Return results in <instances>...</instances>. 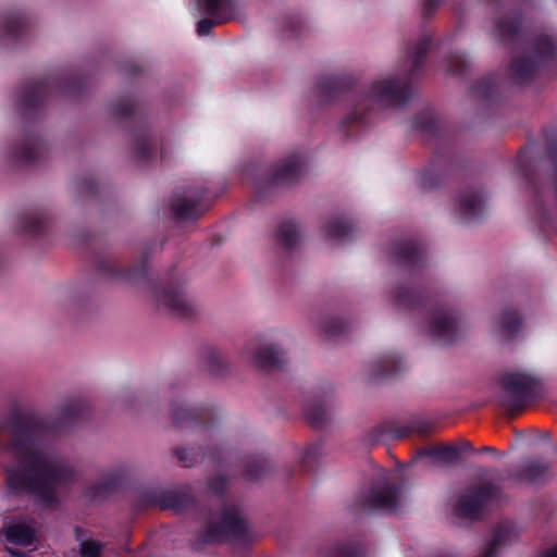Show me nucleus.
Instances as JSON below:
<instances>
[{
	"instance_id": "nucleus-1",
	"label": "nucleus",
	"mask_w": 557,
	"mask_h": 557,
	"mask_svg": "<svg viewBox=\"0 0 557 557\" xmlns=\"http://www.w3.org/2000/svg\"><path fill=\"white\" fill-rule=\"evenodd\" d=\"M88 413L89 406L84 399L69 398L49 420L37 417L25 422L20 418H11L8 424L13 460L5 469L9 491L14 494L26 493L37 502L52 504L57 490L74 481L75 470L65 457L42 447L36 432L63 429Z\"/></svg>"
},
{
	"instance_id": "nucleus-2",
	"label": "nucleus",
	"mask_w": 557,
	"mask_h": 557,
	"mask_svg": "<svg viewBox=\"0 0 557 557\" xmlns=\"http://www.w3.org/2000/svg\"><path fill=\"white\" fill-rule=\"evenodd\" d=\"M430 45L431 38L421 36L408 49L400 74L374 81L352 91L349 99L350 110L342 126L366 125L380 109L404 107L413 95L412 82L422 71Z\"/></svg>"
},
{
	"instance_id": "nucleus-3",
	"label": "nucleus",
	"mask_w": 557,
	"mask_h": 557,
	"mask_svg": "<svg viewBox=\"0 0 557 557\" xmlns=\"http://www.w3.org/2000/svg\"><path fill=\"white\" fill-rule=\"evenodd\" d=\"M81 84L69 73L58 72L39 79L25 82L16 91L14 106L18 115L32 120L41 113L46 102L54 95L73 98Z\"/></svg>"
},
{
	"instance_id": "nucleus-4",
	"label": "nucleus",
	"mask_w": 557,
	"mask_h": 557,
	"mask_svg": "<svg viewBox=\"0 0 557 557\" xmlns=\"http://www.w3.org/2000/svg\"><path fill=\"white\" fill-rule=\"evenodd\" d=\"M256 540L244 510L236 505L224 506L215 516H210L206 528L191 542V547L201 550L206 546L226 542L246 547Z\"/></svg>"
},
{
	"instance_id": "nucleus-5",
	"label": "nucleus",
	"mask_w": 557,
	"mask_h": 557,
	"mask_svg": "<svg viewBox=\"0 0 557 557\" xmlns=\"http://www.w3.org/2000/svg\"><path fill=\"white\" fill-rule=\"evenodd\" d=\"M557 59V39L539 35L529 40L511 60L509 74L513 83L531 82L550 62Z\"/></svg>"
},
{
	"instance_id": "nucleus-6",
	"label": "nucleus",
	"mask_w": 557,
	"mask_h": 557,
	"mask_svg": "<svg viewBox=\"0 0 557 557\" xmlns=\"http://www.w3.org/2000/svg\"><path fill=\"white\" fill-rule=\"evenodd\" d=\"M546 152L550 168L545 170L543 176L524 173L525 180L534 191V206L543 219L548 218V208L557 207V134L555 129L544 128Z\"/></svg>"
},
{
	"instance_id": "nucleus-7",
	"label": "nucleus",
	"mask_w": 557,
	"mask_h": 557,
	"mask_svg": "<svg viewBox=\"0 0 557 557\" xmlns=\"http://www.w3.org/2000/svg\"><path fill=\"white\" fill-rule=\"evenodd\" d=\"M500 406L510 411L521 410L530 399L541 393L540 380L525 372H508L500 379Z\"/></svg>"
},
{
	"instance_id": "nucleus-8",
	"label": "nucleus",
	"mask_w": 557,
	"mask_h": 557,
	"mask_svg": "<svg viewBox=\"0 0 557 557\" xmlns=\"http://www.w3.org/2000/svg\"><path fill=\"white\" fill-rule=\"evenodd\" d=\"M305 173V162L299 153H293L276 162L267 176L256 177L257 197L261 198L268 189L289 187L297 183Z\"/></svg>"
},
{
	"instance_id": "nucleus-9",
	"label": "nucleus",
	"mask_w": 557,
	"mask_h": 557,
	"mask_svg": "<svg viewBox=\"0 0 557 557\" xmlns=\"http://www.w3.org/2000/svg\"><path fill=\"white\" fill-rule=\"evenodd\" d=\"M406 500L405 486L377 481L367 494L360 497L359 506L369 511L397 513L401 510Z\"/></svg>"
},
{
	"instance_id": "nucleus-10",
	"label": "nucleus",
	"mask_w": 557,
	"mask_h": 557,
	"mask_svg": "<svg viewBox=\"0 0 557 557\" xmlns=\"http://www.w3.org/2000/svg\"><path fill=\"white\" fill-rule=\"evenodd\" d=\"M502 486L493 482L468 487L458 498L454 513L458 518L479 520L483 516L484 507L492 500L498 499Z\"/></svg>"
},
{
	"instance_id": "nucleus-11",
	"label": "nucleus",
	"mask_w": 557,
	"mask_h": 557,
	"mask_svg": "<svg viewBox=\"0 0 557 557\" xmlns=\"http://www.w3.org/2000/svg\"><path fill=\"white\" fill-rule=\"evenodd\" d=\"M429 333L432 341L446 346L458 341L466 331V322L455 310L446 307H436L428 318Z\"/></svg>"
},
{
	"instance_id": "nucleus-12",
	"label": "nucleus",
	"mask_w": 557,
	"mask_h": 557,
	"mask_svg": "<svg viewBox=\"0 0 557 557\" xmlns=\"http://www.w3.org/2000/svg\"><path fill=\"white\" fill-rule=\"evenodd\" d=\"M172 424L178 430H194L195 435L200 441H210L214 436L211 419L212 413L207 408H189L182 399H174L171 403Z\"/></svg>"
},
{
	"instance_id": "nucleus-13",
	"label": "nucleus",
	"mask_w": 557,
	"mask_h": 557,
	"mask_svg": "<svg viewBox=\"0 0 557 557\" xmlns=\"http://www.w3.org/2000/svg\"><path fill=\"white\" fill-rule=\"evenodd\" d=\"M157 248V243L145 246L139 261L127 268L120 267L115 261L102 260L98 263V271L107 278L119 283L136 284L145 282L148 277V259Z\"/></svg>"
},
{
	"instance_id": "nucleus-14",
	"label": "nucleus",
	"mask_w": 557,
	"mask_h": 557,
	"mask_svg": "<svg viewBox=\"0 0 557 557\" xmlns=\"http://www.w3.org/2000/svg\"><path fill=\"white\" fill-rule=\"evenodd\" d=\"M196 15H207L197 23V34L201 37L210 34L214 25L232 20L236 13V0H193Z\"/></svg>"
},
{
	"instance_id": "nucleus-15",
	"label": "nucleus",
	"mask_w": 557,
	"mask_h": 557,
	"mask_svg": "<svg viewBox=\"0 0 557 557\" xmlns=\"http://www.w3.org/2000/svg\"><path fill=\"white\" fill-rule=\"evenodd\" d=\"M49 153L46 140L37 133L25 132L7 151L5 158L14 165H33L44 161Z\"/></svg>"
},
{
	"instance_id": "nucleus-16",
	"label": "nucleus",
	"mask_w": 557,
	"mask_h": 557,
	"mask_svg": "<svg viewBox=\"0 0 557 557\" xmlns=\"http://www.w3.org/2000/svg\"><path fill=\"white\" fill-rule=\"evenodd\" d=\"M35 26L25 13L11 12L0 17V48L10 49L23 44Z\"/></svg>"
},
{
	"instance_id": "nucleus-17",
	"label": "nucleus",
	"mask_w": 557,
	"mask_h": 557,
	"mask_svg": "<svg viewBox=\"0 0 557 557\" xmlns=\"http://www.w3.org/2000/svg\"><path fill=\"white\" fill-rule=\"evenodd\" d=\"M205 194L206 188L202 186H188L176 190L170 201L174 216L180 221L198 219L203 212L201 200Z\"/></svg>"
},
{
	"instance_id": "nucleus-18",
	"label": "nucleus",
	"mask_w": 557,
	"mask_h": 557,
	"mask_svg": "<svg viewBox=\"0 0 557 557\" xmlns=\"http://www.w3.org/2000/svg\"><path fill=\"white\" fill-rule=\"evenodd\" d=\"M154 299L158 306H162L169 312L180 318H190L198 312V305L185 293L182 285L170 284L156 290Z\"/></svg>"
},
{
	"instance_id": "nucleus-19",
	"label": "nucleus",
	"mask_w": 557,
	"mask_h": 557,
	"mask_svg": "<svg viewBox=\"0 0 557 557\" xmlns=\"http://www.w3.org/2000/svg\"><path fill=\"white\" fill-rule=\"evenodd\" d=\"M391 258L404 273L413 276L426 264L424 250L413 240L397 242L393 245Z\"/></svg>"
},
{
	"instance_id": "nucleus-20",
	"label": "nucleus",
	"mask_w": 557,
	"mask_h": 557,
	"mask_svg": "<svg viewBox=\"0 0 557 557\" xmlns=\"http://www.w3.org/2000/svg\"><path fill=\"white\" fill-rule=\"evenodd\" d=\"M197 446L191 447H175L173 455L184 467H193L206 460L218 462L220 461V447L215 442V436H211L210 441H200L196 437Z\"/></svg>"
},
{
	"instance_id": "nucleus-21",
	"label": "nucleus",
	"mask_w": 557,
	"mask_h": 557,
	"mask_svg": "<svg viewBox=\"0 0 557 557\" xmlns=\"http://www.w3.org/2000/svg\"><path fill=\"white\" fill-rule=\"evenodd\" d=\"M485 213V199L481 190L469 187L458 196V214L463 223L480 221Z\"/></svg>"
},
{
	"instance_id": "nucleus-22",
	"label": "nucleus",
	"mask_w": 557,
	"mask_h": 557,
	"mask_svg": "<svg viewBox=\"0 0 557 557\" xmlns=\"http://www.w3.org/2000/svg\"><path fill=\"white\" fill-rule=\"evenodd\" d=\"M37 532V522L28 517L11 520L1 528V533H3L5 540L20 546L34 545Z\"/></svg>"
},
{
	"instance_id": "nucleus-23",
	"label": "nucleus",
	"mask_w": 557,
	"mask_h": 557,
	"mask_svg": "<svg viewBox=\"0 0 557 557\" xmlns=\"http://www.w3.org/2000/svg\"><path fill=\"white\" fill-rule=\"evenodd\" d=\"M406 369V362L400 356L394 352L385 354L369 364L368 379L373 383L393 379L401 374Z\"/></svg>"
},
{
	"instance_id": "nucleus-24",
	"label": "nucleus",
	"mask_w": 557,
	"mask_h": 557,
	"mask_svg": "<svg viewBox=\"0 0 557 557\" xmlns=\"http://www.w3.org/2000/svg\"><path fill=\"white\" fill-rule=\"evenodd\" d=\"M153 503L161 509L182 512L191 508L195 497L189 486L161 491L153 497Z\"/></svg>"
},
{
	"instance_id": "nucleus-25",
	"label": "nucleus",
	"mask_w": 557,
	"mask_h": 557,
	"mask_svg": "<svg viewBox=\"0 0 557 557\" xmlns=\"http://www.w3.org/2000/svg\"><path fill=\"white\" fill-rule=\"evenodd\" d=\"M352 78L347 75H325L318 78L315 90L322 101H330L352 86Z\"/></svg>"
},
{
	"instance_id": "nucleus-26",
	"label": "nucleus",
	"mask_w": 557,
	"mask_h": 557,
	"mask_svg": "<svg viewBox=\"0 0 557 557\" xmlns=\"http://www.w3.org/2000/svg\"><path fill=\"white\" fill-rule=\"evenodd\" d=\"M550 467L552 465L547 460L528 458L516 474L508 472L507 476L531 484H541L546 481Z\"/></svg>"
},
{
	"instance_id": "nucleus-27",
	"label": "nucleus",
	"mask_w": 557,
	"mask_h": 557,
	"mask_svg": "<svg viewBox=\"0 0 557 557\" xmlns=\"http://www.w3.org/2000/svg\"><path fill=\"white\" fill-rule=\"evenodd\" d=\"M252 362L262 369L281 368L287 362V354L278 344L265 343L256 349Z\"/></svg>"
},
{
	"instance_id": "nucleus-28",
	"label": "nucleus",
	"mask_w": 557,
	"mask_h": 557,
	"mask_svg": "<svg viewBox=\"0 0 557 557\" xmlns=\"http://www.w3.org/2000/svg\"><path fill=\"white\" fill-rule=\"evenodd\" d=\"M304 413L312 428H322L331 420V405L327 399L313 396L306 399Z\"/></svg>"
},
{
	"instance_id": "nucleus-29",
	"label": "nucleus",
	"mask_w": 557,
	"mask_h": 557,
	"mask_svg": "<svg viewBox=\"0 0 557 557\" xmlns=\"http://www.w3.org/2000/svg\"><path fill=\"white\" fill-rule=\"evenodd\" d=\"M206 371L214 377H224L230 373V361L225 352L216 346H206L202 350Z\"/></svg>"
},
{
	"instance_id": "nucleus-30",
	"label": "nucleus",
	"mask_w": 557,
	"mask_h": 557,
	"mask_svg": "<svg viewBox=\"0 0 557 557\" xmlns=\"http://www.w3.org/2000/svg\"><path fill=\"white\" fill-rule=\"evenodd\" d=\"M50 215L42 210L34 209L23 212L18 218L21 232L29 235H40L49 226Z\"/></svg>"
},
{
	"instance_id": "nucleus-31",
	"label": "nucleus",
	"mask_w": 557,
	"mask_h": 557,
	"mask_svg": "<svg viewBox=\"0 0 557 557\" xmlns=\"http://www.w3.org/2000/svg\"><path fill=\"white\" fill-rule=\"evenodd\" d=\"M89 296L85 285H72L59 288L54 295V301L64 309L79 307Z\"/></svg>"
},
{
	"instance_id": "nucleus-32",
	"label": "nucleus",
	"mask_w": 557,
	"mask_h": 557,
	"mask_svg": "<svg viewBox=\"0 0 557 557\" xmlns=\"http://www.w3.org/2000/svg\"><path fill=\"white\" fill-rule=\"evenodd\" d=\"M517 533L508 527H500L490 542L486 543L480 557H499L500 550L517 540Z\"/></svg>"
},
{
	"instance_id": "nucleus-33",
	"label": "nucleus",
	"mask_w": 557,
	"mask_h": 557,
	"mask_svg": "<svg viewBox=\"0 0 557 557\" xmlns=\"http://www.w3.org/2000/svg\"><path fill=\"white\" fill-rule=\"evenodd\" d=\"M355 225L344 216L332 218L324 226V235L335 243H345L352 238Z\"/></svg>"
},
{
	"instance_id": "nucleus-34",
	"label": "nucleus",
	"mask_w": 557,
	"mask_h": 557,
	"mask_svg": "<svg viewBox=\"0 0 557 557\" xmlns=\"http://www.w3.org/2000/svg\"><path fill=\"white\" fill-rule=\"evenodd\" d=\"M392 301L398 309H416L423 304L424 297L411 286L399 284L392 293Z\"/></svg>"
},
{
	"instance_id": "nucleus-35",
	"label": "nucleus",
	"mask_w": 557,
	"mask_h": 557,
	"mask_svg": "<svg viewBox=\"0 0 557 557\" xmlns=\"http://www.w3.org/2000/svg\"><path fill=\"white\" fill-rule=\"evenodd\" d=\"M521 18L519 15H505L495 22V29L502 41L517 44L521 41Z\"/></svg>"
},
{
	"instance_id": "nucleus-36",
	"label": "nucleus",
	"mask_w": 557,
	"mask_h": 557,
	"mask_svg": "<svg viewBox=\"0 0 557 557\" xmlns=\"http://www.w3.org/2000/svg\"><path fill=\"white\" fill-rule=\"evenodd\" d=\"M273 470L271 461L264 456H249L244 462V476L248 481H259Z\"/></svg>"
},
{
	"instance_id": "nucleus-37",
	"label": "nucleus",
	"mask_w": 557,
	"mask_h": 557,
	"mask_svg": "<svg viewBox=\"0 0 557 557\" xmlns=\"http://www.w3.org/2000/svg\"><path fill=\"white\" fill-rule=\"evenodd\" d=\"M276 243L286 250H293L301 242L300 227L294 221L282 222L276 231Z\"/></svg>"
},
{
	"instance_id": "nucleus-38",
	"label": "nucleus",
	"mask_w": 557,
	"mask_h": 557,
	"mask_svg": "<svg viewBox=\"0 0 557 557\" xmlns=\"http://www.w3.org/2000/svg\"><path fill=\"white\" fill-rule=\"evenodd\" d=\"M121 475L116 473H110L102 478L101 481L89 486L87 490V496L91 500H100L114 493L121 485Z\"/></svg>"
},
{
	"instance_id": "nucleus-39",
	"label": "nucleus",
	"mask_w": 557,
	"mask_h": 557,
	"mask_svg": "<svg viewBox=\"0 0 557 557\" xmlns=\"http://www.w3.org/2000/svg\"><path fill=\"white\" fill-rule=\"evenodd\" d=\"M498 92V77L495 75H490L483 77L482 79L475 82L471 89L470 96L474 100L482 101H492L497 96Z\"/></svg>"
},
{
	"instance_id": "nucleus-40",
	"label": "nucleus",
	"mask_w": 557,
	"mask_h": 557,
	"mask_svg": "<svg viewBox=\"0 0 557 557\" xmlns=\"http://www.w3.org/2000/svg\"><path fill=\"white\" fill-rule=\"evenodd\" d=\"M521 327V318L519 313L510 308L503 310L498 321L499 336L504 341H509L515 337Z\"/></svg>"
},
{
	"instance_id": "nucleus-41",
	"label": "nucleus",
	"mask_w": 557,
	"mask_h": 557,
	"mask_svg": "<svg viewBox=\"0 0 557 557\" xmlns=\"http://www.w3.org/2000/svg\"><path fill=\"white\" fill-rule=\"evenodd\" d=\"M154 153V143L147 131L134 135V157L140 163L149 161Z\"/></svg>"
},
{
	"instance_id": "nucleus-42",
	"label": "nucleus",
	"mask_w": 557,
	"mask_h": 557,
	"mask_svg": "<svg viewBox=\"0 0 557 557\" xmlns=\"http://www.w3.org/2000/svg\"><path fill=\"white\" fill-rule=\"evenodd\" d=\"M460 448L457 446H443L438 448L422 449L418 453L419 457H432L437 462L456 463L459 459Z\"/></svg>"
},
{
	"instance_id": "nucleus-43",
	"label": "nucleus",
	"mask_w": 557,
	"mask_h": 557,
	"mask_svg": "<svg viewBox=\"0 0 557 557\" xmlns=\"http://www.w3.org/2000/svg\"><path fill=\"white\" fill-rule=\"evenodd\" d=\"M318 324L321 332L329 337L342 335L348 329V322L338 317L323 315Z\"/></svg>"
},
{
	"instance_id": "nucleus-44",
	"label": "nucleus",
	"mask_w": 557,
	"mask_h": 557,
	"mask_svg": "<svg viewBox=\"0 0 557 557\" xmlns=\"http://www.w3.org/2000/svg\"><path fill=\"white\" fill-rule=\"evenodd\" d=\"M408 431L409 429L407 428L388 430L384 425H376L367 432L364 440L368 444L373 445L386 437L401 438L408 433Z\"/></svg>"
},
{
	"instance_id": "nucleus-45",
	"label": "nucleus",
	"mask_w": 557,
	"mask_h": 557,
	"mask_svg": "<svg viewBox=\"0 0 557 557\" xmlns=\"http://www.w3.org/2000/svg\"><path fill=\"white\" fill-rule=\"evenodd\" d=\"M135 109V103L131 98H122L111 104V114L119 120L128 119Z\"/></svg>"
},
{
	"instance_id": "nucleus-46",
	"label": "nucleus",
	"mask_w": 557,
	"mask_h": 557,
	"mask_svg": "<svg viewBox=\"0 0 557 557\" xmlns=\"http://www.w3.org/2000/svg\"><path fill=\"white\" fill-rule=\"evenodd\" d=\"M104 543L96 540H81L78 554L81 557H101Z\"/></svg>"
},
{
	"instance_id": "nucleus-47",
	"label": "nucleus",
	"mask_w": 557,
	"mask_h": 557,
	"mask_svg": "<svg viewBox=\"0 0 557 557\" xmlns=\"http://www.w3.org/2000/svg\"><path fill=\"white\" fill-rule=\"evenodd\" d=\"M363 549L360 544L346 543L338 544L332 552V557H362Z\"/></svg>"
},
{
	"instance_id": "nucleus-48",
	"label": "nucleus",
	"mask_w": 557,
	"mask_h": 557,
	"mask_svg": "<svg viewBox=\"0 0 557 557\" xmlns=\"http://www.w3.org/2000/svg\"><path fill=\"white\" fill-rule=\"evenodd\" d=\"M323 455V448L321 444H313L309 446L306 451L304 453V456L301 457V462L304 466L312 468L318 460Z\"/></svg>"
},
{
	"instance_id": "nucleus-49",
	"label": "nucleus",
	"mask_w": 557,
	"mask_h": 557,
	"mask_svg": "<svg viewBox=\"0 0 557 557\" xmlns=\"http://www.w3.org/2000/svg\"><path fill=\"white\" fill-rule=\"evenodd\" d=\"M450 58L447 71L453 74H460L468 66V60L463 53L454 52Z\"/></svg>"
},
{
	"instance_id": "nucleus-50",
	"label": "nucleus",
	"mask_w": 557,
	"mask_h": 557,
	"mask_svg": "<svg viewBox=\"0 0 557 557\" xmlns=\"http://www.w3.org/2000/svg\"><path fill=\"white\" fill-rule=\"evenodd\" d=\"M227 485V480L224 476H216L208 482V487L210 492L214 494H221L224 492Z\"/></svg>"
},
{
	"instance_id": "nucleus-51",
	"label": "nucleus",
	"mask_w": 557,
	"mask_h": 557,
	"mask_svg": "<svg viewBox=\"0 0 557 557\" xmlns=\"http://www.w3.org/2000/svg\"><path fill=\"white\" fill-rule=\"evenodd\" d=\"M443 0H422V14L425 18L430 17L440 7Z\"/></svg>"
},
{
	"instance_id": "nucleus-52",
	"label": "nucleus",
	"mask_w": 557,
	"mask_h": 557,
	"mask_svg": "<svg viewBox=\"0 0 557 557\" xmlns=\"http://www.w3.org/2000/svg\"><path fill=\"white\" fill-rule=\"evenodd\" d=\"M438 183V180L434 176V174L430 171H425L420 175V185L422 188H432L435 187Z\"/></svg>"
},
{
	"instance_id": "nucleus-53",
	"label": "nucleus",
	"mask_w": 557,
	"mask_h": 557,
	"mask_svg": "<svg viewBox=\"0 0 557 557\" xmlns=\"http://www.w3.org/2000/svg\"><path fill=\"white\" fill-rule=\"evenodd\" d=\"M96 183L92 178H84L78 183V190L88 195H96Z\"/></svg>"
},
{
	"instance_id": "nucleus-54",
	"label": "nucleus",
	"mask_w": 557,
	"mask_h": 557,
	"mask_svg": "<svg viewBox=\"0 0 557 557\" xmlns=\"http://www.w3.org/2000/svg\"><path fill=\"white\" fill-rule=\"evenodd\" d=\"M286 27L292 32L293 35H299L301 34V29L304 27V23L300 17L293 16L289 17L286 22Z\"/></svg>"
},
{
	"instance_id": "nucleus-55",
	"label": "nucleus",
	"mask_w": 557,
	"mask_h": 557,
	"mask_svg": "<svg viewBox=\"0 0 557 557\" xmlns=\"http://www.w3.org/2000/svg\"><path fill=\"white\" fill-rule=\"evenodd\" d=\"M430 426L431 425L428 422H417L411 426V429L418 432L419 434H425L426 432H429Z\"/></svg>"
},
{
	"instance_id": "nucleus-56",
	"label": "nucleus",
	"mask_w": 557,
	"mask_h": 557,
	"mask_svg": "<svg viewBox=\"0 0 557 557\" xmlns=\"http://www.w3.org/2000/svg\"><path fill=\"white\" fill-rule=\"evenodd\" d=\"M7 550L13 557H32L29 553L22 552L18 549L8 547Z\"/></svg>"
},
{
	"instance_id": "nucleus-57",
	"label": "nucleus",
	"mask_w": 557,
	"mask_h": 557,
	"mask_svg": "<svg viewBox=\"0 0 557 557\" xmlns=\"http://www.w3.org/2000/svg\"><path fill=\"white\" fill-rule=\"evenodd\" d=\"M457 447H458V448H460V453H461V451H474V449H473V447H472L471 443H470V442H468V441H462V442L460 443V446H457Z\"/></svg>"
},
{
	"instance_id": "nucleus-58",
	"label": "nucleus",
	"mask_w": 557,
	"mask_h": 557,
	"mask_svg": "<svg viewBox=\"0 0 557 557\" xmlns=\"http://www.w3.org/2000/svg\"><path fill=\"white\" fill-rule=\"evenodd\" d=\"M541 557H557V545L546 550Z\"/></svg>"
},
{
	"instance_id": "nucleus-59",
	"label": "nucleus",
	"mask_w": 557,
	"mask_h": 557,
	"mask_svg": "<svg viewBox=\"0 0 557 557\" xmlns=\"http://www.w3.org/2000/svg\"><path fill=\"white\" fill-rule=\"evenodd\" d=\"M478 453H486V454H492L494 456H498L497 450L490 446L482 447L480 450H478Z\"/></svg>"
},
{
	"instance_id": "nucleus-60",
	"label": "nucleus",
	"mask_w": 557,
	"mask_h": 557,
	"mask_svg": "<svg viewBox=\"0 0 557 557\" xmlns=\"http://www.w3.org/2000/svg\"><path fill=\"white\" fill-rule=\"evenodd\" d=\"M539 436L543 441H548L550 438V432L548 431H540Z\"/></svg>"
},
{
	"instance_id": "nucleus-61",
	"label": "nucleus",
	"mask_w": 557,
	"mask_h": 557,
	"mask_svg": "<svg viewBox=\"0 0 557 557\" xmlns=\"http://www.w3.org/2000/svg\"><path fill=\"white\" fill-rule=\"evenodd\" d=\"M131 393L128 392H125L123 395H121V400L124 401V403H127L128 401V398L131 397ZM126 407H128V404H125Z\"/></svg>"
},
{
	"instance_id": "nucleus-62",
	"label": "nucleus",
	"mask_w": 557,
	"mask_h": 557,
	"mask_svg": "<svg viewBox=\"0 0 557 557\" xmlns=\"http://www.w3.org/2000/svg\"><path fill=\"white\" fill-rule=\"evenodd\" d=\"M131 72H132V73H136V72H138V67H137V66H133Z\"/></svg>"
}]
</instances>
